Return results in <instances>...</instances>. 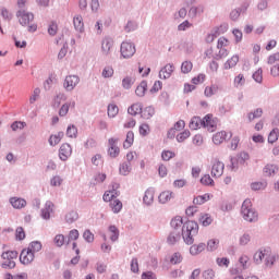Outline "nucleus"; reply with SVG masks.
<instances>
[{
	"mask_svg": "<svg viewBox=\"0 0 279 279\" xmlns=\"http://www.w3.org/2000/svg\"><path fill=\"white\" fill-rule=\"evenodd\" d=\"M43 250V243L39 241H33L29 243L27 248H24L20 254V263L22 265H32L34 258H36V253Z\"/></svg>",
	"mask_w": 279,
	"mask_h": 279,
	"instance_id": "obj_1",
	"label": "nucleus"
},
{
	"mask_svg": "<svg viewBox=\"0 0 279 279\" xmlns=\"http://www.w3.org/2000/svg\"><path fill=\"white\" fill-rule=\"evenodd\" d=\"M199 231V226L193 220H189L183 223L181 229V236L186 245H193V238Z\"/></svg>",
	"mask_w": 279,
	"mask_h": 279,
	"instance_id": "obj_2",
	"label": "nucleus"
},
{
	"mask_svg": "<svg viewBox=\"0 0 279 279\" xmlns=\"http://www.w3.org/2000/svg\"><path fill=\"white\" fill-rule=\"evenodd\" d=\"M242 217L245 221H258V213L252 207V201L245 199L241 208Z\"/></svg>",
	"mask_w": 279,
	"mask_h": 279,
	"instance_id": "obj_3",
	"label": "nucleus"
},
{
	"mask_svg": "<svg viewBox=\"0 0 279 279\" xmlns=\"http://www.w3.org/2000/svg\"><path fill=\"white\" fill-rule=\"evenodd\" d=\"M2 267L3 269H14L16 267V258H19V253L16 251H7L2 253Z\"/></svg>",
	"mask_w": 279,
	"mask_h": 279,
	"instance_id": "obj_4",
	"label": "nucleus"
},
{
	"mask_svg": "<svg viewBox=\"0 0 279 279\" xmlns=\"http://www.w3.org/2000/svg\"><path fill=\"white\" fill-rule=\"evenodd\" d=\"M122 58H132L136 53V47L132 43L124 41L120 48Z\"/></svg>",
	"mask_w": 279,
	"mask_h": 279,
	"instance_id": "obj_5",
	"label": "nucleus"
},
{
	"mask_svg": "<svg viewBox=\"0 0 279 279\" xmlns=\"http://www.w3.org/2000/svg\"><path fill=\"white\" fill-rule=\"evenodd\" d=\"M226 169V165L219 159H215L211 165V175L213 178H221L223 175V170Z\"/></svg>",
	"mask_w": 279,
	"mask_h": 279,
	"instance_id": "obj_6",
	"label": "nucleus"
},
{
	"mask_svg": "<svg viewBox=\"0 0 279 279\" xmlns=\"http://www.w3.org/2000/svg\"><path fill=\"white\" fill-rule=\"evenodd\" d=\"M226 32H228V24L220 25L207 35L206 43H214L217 36H221V34H226Z\"/></svg>",
	"mask_w": 279,
	"mask_h": 279,
	"instance_id": "obj_7",
	"label": "nucleus"
},
{
	"mask_svg": "<svg viewBox=\"0 0 279 279\" xmlns=\"http://www.w3.org/2000/svg\"><path fill=\"white\" fill-rule=\"evenodd\" d=\"M71 154H73V148L71 147V144L64 143L59 148V158L60 160L66 161L69 158H71Z\"/></svg>",
	"mask_w": 279,
	"mask_h": 279,
	"instance_id": "obj_8",
	"label": "nucleus"
},
{
	"mask_svg": "<svg viewBox=\"0 0 279 279\" xmlns=\"http://www.w3.org/2000/svg\"><path fill=\"white\" fill-rule=\"evenodd\" d=\"M232 138V132L219 131L213 136V143L215 145H221L226 143V140Z\"/></svg>",
	"mask_w": 279,
	"mask_h": 279,
	"instance_id": "obj_9",
	"label": "nucleus"
},
{
	"mask_svg": "<svg viewBox=\"0 0 279 279\" xmlns=\"http://www.w3.org/2000/svg\"><path fill=\"white\" fill-rule=\"evenodd\" d=\"M80 84V77L76 75H69L65 77L63 86L65 90H73Z\"/></svg>",
	"mask_w": 279,
	"mask_h": 279,
	"instance_id": "obj_10",
	"label": "nucleus"
},
{
	"mask_svg": "<svg viewBox=\"0 0 279 279\" xmlns=\"http://www.w3.org/2000/svg\"><path fill=\"white\" fill-rule=\"evenodd\" d=\"M219 51L216 54H213V49H207L206 50V56L209 58H214V60H223V58H228V54L230 53L228 49L226 48H218Z\"/></svg>",
	"mask_w": 279,
	"mask_h": 279,
	"instance_id": "obj_11",
	"label": "nucleus"
},
{
	"mask_svg": "<svg viewBox=\"0 0 279 279\" xmlns=\"http://www.w3.org/2000/svg\"><path fill=\"white\" fill-rule=\"evenodd\" d=\"M203 128H206L208 132H215V130H217V121L213 119L211 114H207L204 117Z\"/></svg>",
	"mask_w": 279,
	"mask_h": 279,
	"instance_id": "obj_12",
	"label": "nucleus"
},
{
	"mask_svg": "<svg viewBox=\"0 0 279 279\" xmlns=\"http://www.w3.org/2000/svg\"><path fill=\"white\" fill-rule=\"evenodd\" d=\"M266 258H271V251L260 250L254 255V260L255 263H257V265H260V263H263V260H266Z\"/></svg>",
	"mask_w": 279,
	"mask_h": 279,
	"instance_id": "obj_13",
	"label": "nucleus"
},
{
	"mask_svg": "<svg viewBox=\"0 0 279 279\" xmlns=\"http://www.w3.org/2000/svg\"><path fill=\"white\" fill-rule=\"evenodd\" d=\"M108 154L110 158H117L119 154H121V149H119V146H117V140L110 138L109 140V149Z\"/></svg>",
	"mask_w": 279,
	"mask_h": 279,
	"instance_id": "obj_14",
	"label": "nucleus"
},
{
	"mask_svg": "<svg viewBox=\"0 0 279 279\" xmlns=\"http://www.w3.org/2000/svg\"><path fill=\"white\" fill-rule=\"evenodd\" d=\"M174 66L173 64H167L165 65L160 71H159V77L160 80H169V77H171V75H173V71H174Z\"/></svg>",
	"mask_w": 279,
	"mask_h": 279,
	"instance_id": "obj_15",
	"label": "nucleus"
},
{
	"mask_svg": "<svg viewBox=\"0 0 279 279\" xmlns=\"http://www.w3.org/2000/svg\"><path fill=\"white\" fill-rule=\"evenodd\" d=\"M170 226H171L172 231L182 232V228L184 226V220L182 219L181 216H175L170 221Z\"/></svg>",
	"mask_w": 279,
	"mask_h": 279,
	"instance_id": "obj_16",
	"label": "nucleus"
},
{
	"mask_svg": "<svg viewBox=\"0 0 279 279\" xmlns=\"http://www.w3.org/2000/svg\"><path fill=\"white\" fill-rule=\"evenodd\" d=\"M17 16L20 19L21 25H29L34 21V14L27 13L25 11H19Z\"/></svg>",
	"mask_w": 279,
	"mask_h": 279,
	"instance_id": "obj_17",
	"label": "nucleus"
},
{
	"mask_svg": "<svg viewBox=\"0 0 279 279\" xmlns=\"http://www.w3.org/2000/svg\"><path fill=\"white\" fill-rule=\"evenodd\" d=\"M113 45H114V40H112V38H110V37H106L102 40L101 51H102L104 56H110V51H111Z\"/></svg>",
	"mask_w": 279,
	"mask_h": 279,
	"instance_id": "obj_18",
	"label": "nucleus"
},
{
	"mask_svg": "<svg viewBox=\"0 0 279 279\" xmlns=\"http://www.w3.org/2000/svg\"><path fill=\"white\" fill-rule=\"evenodd\" d=\"M10 204L13 208L21 210V208H25L27 206V201L24 198L11 197Z\"/></svg>",
	"mask_w": 279,
	"mask_h": 279,
	"instance_id": "obj_19",
	"label": "nucleus"
},
{
	"mask_svg": "<svg viewBox=\"0 0 279 279\" xmlns=\"http://www.w3.org/2000/svg\"><path fill=\"white\" fill-rule=\"evenodd\" d=\"M278 171H279V167L274 163H267L264 167V175H266L267 178H271V175H276Z\"/></svg>",
	"mask_w": 279,
	"mask_h": 279,
	"instance_id": "obj_20",
	"label": "nucleus"
},
{
	"mask_svg": "<svg viewBox=\"0 0 279 279\" xmlns=\"http://www.w3.org/2000/svg\"><path fill=\"white\" fill-rule=\"evenodd\" d=\"M236 64H239V56L233 54L230 59H228L223 63V69H225V71H230V69H234V66H236Z\"/></svg>",
	"mask_w": 279,
	"mask_h": 279,
	"instance_id": "obj_21",
	"label": "nucleus"
},
{
	"mask_svg": "<svg viewBox=\"0 0 279 279\" xmlns=\"http://www.w3.org/2000/svg\"><path fill=\"white\" fill-rule=\"evenodd\" d=\"M117 189H119V184L114 183L113 184V190L106 191L104 196H102L104 202H111L112 203V199H114V197H117Z\"/></svg>",
	"mask_w": 279,
	"mask_h": 279,
	"instance_id": "obj_22",
	"label": "nucleus"
},
{
	"mask_svg": "<svg viewBox=\"0 0 279 279\" xmlns=\"http://www.w3.org/2000/svg\"><path fill=\"white\" fill-rule=\"evenodd\" d=\"M211 197L213 195H210L209 193L195 196L193 199V204H195L196 206H202L203 204H206V202H210Z\"/></svg>",
	"mask_w": 279,
	"mask_h": 279,
	"instance_id": "obj_23",
	"label": "nucleus"
},
{
	"mask_svg": "<svg viewBox=\"0 0 279 279\" xmlns=\"http://www.w3.org/2000/svg\"><path fill=\"white\" fill-rule=\"evenodd\" d=\"M204 250H206V243L194 244L190 247V254L192 256H197V255L202 254V252H204Z\"/></svg>",
	"mask_w": 279,
	"mask_h": 279,
	"instance_id": "obj_24",
	"label": "nucleus"
},
{
	"mask_svg": "<svg viewBox=\"0 0 279 279\" xmlns=\"http://www.w3.org/2000/svg\"><path fill=\"white\" fill-rule=\"evenodd\" d=\"M128 112L132 117H136V114H141L143 112V105H141V102H135L129 107Z\"/></svg>",
	"mask_w": 279,
	"mask_h": 279,
	"instance_id": "obj_25",
	"label": "nucleus"
},
{
	"mask_svg": "<svg viewBox=\"0 0 279 279\" xmlns=\"http://www.w3.org/2000/svg\"><path fill=\"white\" fill-rule=\"evenodd\" d=\"M51 213H53V203L47 202L45 208L41 210L43 219H50Z\"/></svg>",
	"mask_w": 279,
	"mask_h": 279,
	"instance_id": "obj_26",
	"label": "nucleus"
},
{
	"mask_svg": "<svg viewBox=\"0 0 279 279\" xmlns=\"http://www.w3.org/2000/svg\"><path fill=\"white\" fill-rule=\"evenodd\" d=\"M180 239H182V233L180 231L172 230L168 236V243L170 245H175V243H178V241H180Z\"/></svg>",
	"mask_w": 279,
	"mask_h": 279,
	"instance_id": "obj_27",
	"label": "nucleus"
},
{
	"mask_svg": "<svg viewBox=\"0 0 279 279\" xmlns=\"http://www.w3.org/2000/svg\"><path fill=\"white\" fill-rule=\"evenodd\" d=\"M199 128H204V120L199 117L192 118L190 122V130H199Z\"/></svg>",
	"mask_w": 279,
	"mask_h": 279,
	"instance_id": "obj_28",
	"label": "nucleus"
},
{
	"mask_svg": "<svg viewBox=\"0 0 279 279\" xmlns=\"http://www.w3.org/2000/svg\"><path fill=\"white\" fill-rule=\"evenodd\" d=\"M174 195L171 191H163L159 195V202L160 204H167V202H171L173 199Z\"/></svg>",
	"mask_w": 279,
	"mask_h": 279,
	"instance_id": "obj_29",
	"label": "nucleus"
},
{
	"mask_svg": "<svg viewBox=\"0 0 279 279\" xmlns=\"http://www.w3.org/2000/svg\"><path fill=\"white\" fill-rule=\"evenodd\" d=\"M132 145H134V132L129 131L126 133V138L123 143V147H124V149H130V147H132Z\"/></svg>",
	"mask_w": 279,
	"mask_h": 279,
	"instance_id": "obj_30",
	"label": "nucleus"
},
{
	"mask_svg": "<svg viewBox=\"0 0 279 279\" xmlns=\"http://www.w3.org/2000/svg\"><path fill=\"white\" fill-rule=\"evenodd\" d=\"M143 202L146 206H151V204H154V190H147L145 192Z\"/></svg>",
	"mask_w": 279,
	"mask_h": 279,
	"instance_id": "obj_31",
	"label": "nucleus"
},
{
	"mask_svg": "<svg viewBox=\"0 0 279 279\" xmlns=\"http://www.w3.org/2000/svg\"><path fill=\"white\" fill-rule=\"evenodd\" d=\"M62 138H64V133L63 132H59L58 134L51 135L49 138V144L52 147H56V145H58L60 143V141H62Z\"/></svg>",
	"mask_w": 279,
	"mask_h": 279,
	"instance_id": "obj_32",
	"label": "nucleus"
},
{
	"mask_svg": "<svg viewBox=\"0 0 279 279\" xmlns=\"http://www.w3.org/2000/svg\"><path fill=\"white\" fill-rule=\"evenodd\" d=\"M219 250V239H210L207 241V252Z\"/></svg>",
	"mask_w": 279,
	"mask_h": 279,
	"instance_id": "obj_33",
	"label": "nucleus"
},
{
	"mask_svg": "<svg viewBox=\"0 0 279 279\" xmlns=\"http://www.w3.org/2000/svg\"><path fill=\"white\" fill-rule=\"evenodd\" d=\"M73 23L77 32H84V20L82 19V15H75Z\"/></svg>",
	"mask_w": 279,
	"mask_h": 279,
	"instance_id": "obj_34",
	"label": "nucleus"
},
{
	"mask_svg": "<svg viewBox=\"0 0 279 279\" xmlns=\"http://www.w3.org/2000/svg\"><path fill=\"white\" fill-rule=\"evenodd\" d=\"M145 93H147V82L143 81L135 89V94L137 97H145Z\"/></svg>",
	"mask_w": 279,
	"mask_h": 279,
	"instance_id": "obj_35",
	"label": "nucleus"
},
{
	"mask_svg": "<svg viewBox=\"0 0 279 279\" xmlns=\"http://www.w3.org/2000/svg\"><path fill=\"white\" fill-rule=\"evenodd\" d=\"M199 223H202V226H210V223H213V217L210 216V214H201L199 217Z\"/></svg>",
	"mask_w": 279,
	"mask_h": 279,
	"instance_id": "obj_36",
	"label": "nucleus"
},
{
	"mask_svg": "<svg viewBox=\"0 0 279 279\" xmlns=\"http://www.w3.org/2000/svg\"><path fill=\"white\" fill-rule=\"evenodd\" d=\"M110 208L113 213H121L122 208H123V203H121V201L119 199H113L110 203Z\"/></svg>",
	"mask_w": 279,
	"mask_h": 279,
	"instance_id": "obj_37",
	"label": "nucleus"
},
{
	"mask_svg": "<svg viewBox=\"0 0 279 279\" xmlns=\"http://www.w3.org/2000/svg\"><path fill=\"white\" fill-rule=\"evenodd\" d=\"M201 184H204V186H215V180L210 178V174H205L201 178Z\"/></svg>",
	"mask_w": 279,
	"mask_h": 279,
	"instance_id": "obj_38",
	"label": "nucleus"
},
{
	"mask_svg": "<svg viewBox=\"0 0 279 279\" xmlns=\"http://www.w3.org/2000/svg\"><path fill=\"white\" fill-rule=\"evenodd\" d=\"M119 114V107L114 104L108 106V117L114 119Z\"/></svg>",
	"mask_w": 279,
	"mask_h": 279,
	"instance_id": "obj_39",
	"label": "nucleus"
},
{
	"mask_svg": "<svg viewBox=\"0 0 279 279\" xmlns=\"http://www.w3.org/2000/svg\"><path fill=\"white\" fill-rule=\"evenodd\" d=\"M109 236H110L111 241L119 240V229L116 226L109 227Z\"/></svg>",
	"mask_w": 279,
	"mask_h": 279,
	"instance_id": "obj_40",
	"label": "nucleus"
},
{
	"mask_svg": "<svg viewBox=\"0 0 279 279\" xmlns=\"http://www.w3.org/2000/svg\"><path fill=\"white\" fill-rule=\"evenodd\" d=\"M155 110L153 107H146L143 111H142V117L143 119H151V117H154L155 114Z\"/></svg>",
	"mask_w": 279,
	"mask_h": 279,
	"instance_id": "obj_41",
	"label": "nucleus"
},
{
	"mask_svg": "<svg viewBox=\"0 0 279 279\" xmlns=\"http://www.w3.org/2000/svg\"><path fill=\"white\" fill-rule=\"evenodd\" d=\"M101 75L105 78L112 77V75H114V69L112 68V65L105 66Z\"/></svg>",
	"mask_w": 279,
	"mask_h": 279,
	"instance_id": "obj_42",
	"label": "nucleus"
},
{
	"mask_svg": "<svg viewBox=\"0 0 279 279\" xmlns=\"http://www.w3.org/2000/svg\"><path fill=\"white\" fill-rule=\"evenodd\" d=\"M234 86L239 88V86H244L245 85V75L243 74H238L234 80H233Z\"/></svg>",
	"mask_w": 279,
	"mask_h": 279,
	"instance_id": "obj_43",
	"label": "nucleus"
},
{
	"mask_svg": "<svg viewBox=\"0 0 279 279\" xmlns=\"http://www.w3.org/2000/svg\"><path fill=\"white\" fill-rule=\"evenodd\" d=\"M181 71L183 73H191V71H193V62L191 61H184L182 64H181Z\"/></svg>",
	"mask_w": 279,
	"mask_h": 279,
	"instance_id": "obj_44",
	"label": "nucleus"
},
{
	"mask_svg": "<svg viewBox=\"0 0 279 279\" xmlns=\"http://www.w3.org/2000/svg\"><path fill=\"white\" fill-rule=\"evenodd\" d=\"M161 158L166 162H169V160H171V158H175V153L171 151V150H162Z\"/></svg>",
	"mask_w": 279,
	"mask_h": 279,
	"instance_id": "obj_45",
	"label": "nucleus"
},
{
	"mask_svg": "<svg viewBox=\"0 0 279 279\" xmlns=\"http://www.w3.org/2000/svg\"><path fill=\"white\" fill-rule=\"evenodd\" d=\"M204 82H206V74L204 73H199L197 76H194L192 78V84L196 85L197 84H204Z\"/></svg>",
	"mask_w": 279,
	"mask_h": 279,
	"instance_id": "obj_46",
	"label": "nucleus"
},
{
	"mask_svg": "<svg viewBox=\"0 0 279 279\" xmlns=\"http://www.w3.org/2000/svg\"><path fill=\"white\" fill-rule=\"evenodd\" d=\"M190 136H191V131L186 130L177 135V141L178 143H184L186 138H189Z\"/></svg>",
	"mask_w": 279,
	"mask_h": 279,
	"instance_id": "obj_47",
	"label": "nucleus"
},
{
	"mask_svg": "<svg viewBox=\"0 0 279 279\" xmlns=\"http://www.w3.org/2000/svg\"><path fill=\"white\" fill-rule=\"evenodd\" d=\"M230 46V40L226 37H220L218 39L217 49H226V47Z\"/></svg>",
	"mask_w": 279,
	"mask_h": 279,
	"instance_id": "obj_48",
	"label": "nucleus"
},
{
	"mask_svg": "<svg viewBox=\"0 0 279 279\" xmlns=\"http://www.w3.org/2000/svg\"><path fill=\"white\" fill-rule=\"evenodd\" d=\"M78 215L76 211H70L65 215V221L68 223H73V221H77Z\"/></svg>",
	"mask_w": 279,
	"mask_h": 279,
	"instance_id": "obj_49",
	"label": "nucleus"
},
{
	"mask_svg": "<svg viewBox=\"0 0 279 279\" xmlns=\"http://www.w3.org/2000/svg\"><path fill=\"white\" fill-rule=\"evenodd\" d=\"M278 136H279V130L278 129H274L269 135H268V143H276V141H278Z\"/></svg>",
	"mask_w": 279,
	"mask_h": 279,
	"instance_id": "obj_50",
	"label": "nucleus"
},
{
	"mask_svg": "<svg viewBox=\"0 0 279 279\" xmlns=\"http://www.w3.org/2000/svg\"><path fill=\"white\" fill-rule=\"evenodd\" d=\"M260 117H263V110L258 108L254 112L248 113V121H254V119H260Z\"/></svg>",
	"mask_w": 279,
	"mask_h": 279,
	"instance_id": "obj_51",
	"label": "nucleus"
},
{
	"mask_svg": "<svg viewBox=\"0 0 279 279\" xmlns=\"http://www.w3.org/2000/svg\"><path fill=\"white\" fill-rule=\"evenodd\" d=\"M40 99V88H35L32 96L29 97V104H36Z\"/></svg>",
	"mask_w": 279,
	"mask_h": 279,
	"instance_id": "obj_52",
	"label": "nucleus"
},
{
	"mask_svg": "<svg viewBox=\"0 0 279 279\" xmlns=\"http://www.w3.org/2000/svg\"><path fill=\"white\" fill-rule=\"evenodd\" d=\"M131 171H132V167H130V163L124 162L120 166L121 175H129Z\"/></svg>",
	"mask_w": 279,
	"mask_h": 279,
	"instance_id": "obj_53",
	"label": "nucleus"
},
{
	"mask_svg": "<svg viewBox=\"0 0 279 279\" xmlns=\"http://www.w3.org/2000/svg\"><path fill=\"white\" fill-rule=\"evenodd\" d=\"M216 263L219 267H230V259L227 257H218Z\"/></svg>",
	"mask_w": 279,
	"mask_h": 279,
	"instance_id": "obj_54",
	"label": "nucleus"
},
{
	"mask_svg": "<svg viewBox=\"0 0 279 279\" xmlns=\"http://www.w3.org/2000/svg\"><path fill=\"white\" fill-rule=\"evenodd\" d=\"M27 125L25 122L15 121L11 124V129L13 132H16L19 130H23Z\"/></svg>",
	"mask_w": 279,
	"mask_h": 279,
	"instance_id": "obj_55",
	"label": "nucleus"
},
{
	"mask_svg": "<svg viewBox=\"0 0 279 279\" xmlns=\"http://www.w3.org/2000/svg\"><path fill=\"white\" fill-rule=\"evenodd\" d=\"M66 136H69V138H75V136H77V128H75V125L68 126Z\"/></svg>",
	"mask_w": 279,
	"mask_h": 279,
	"instance_id": "obj_56",
	"label": "nucleus"
},
{
	"mask_svg": "<svg viewBox=\"0 0 279 279\" xmlns=\"http://www.w3.org/2000/svg\"><path fill=\"white\" fill-rule=\"evenodd\" d=\"M267 183L265 182H255L251 184L252 191H263V189H266Z\"/></svg>",
	"mask_w": 279,
	"mask_h": 279,
	"instance_id": "obj_57",
	"label": "nucleus"
},
{
	"mask_svg": "<svg viewBox=\"0 0 279 279\" xmlns=\"http://www.w3.org/2000/svg\"><path fill=\"white\" fill-rule=\"evenodd\" d=\"M48 34L49 36H56L58 34V24L56 22L49 24Z\"/></svg>",
	"mask_w": 279,
	"mask_h": 279,
	"instance_id": "obj_58",
	"label": "nucleus"
},
{
	"mask_svg": "<svg viewBox=\"0 0 279 279\" xmlns=\"http://www.w3.org/2000/svg\"><path fill=\"white\" fill-rule=\"evenodd\" d=\"M170 263L172 265H178L180 263H182V254L180 253H174L171 258H170Z\"/></svg>",
	"mask_w": 279,
	"mask_h": 279,
	"instance_id": "obj_59",
	"label": "nucleus"
},
{
	"mask_svg": "<svg viewBox=\"0 0 279 279\" xmlns=\"http://www.w3.org/2000/svg\"><path fill=\"white\" fill-rule=\"evenodd\" d=\"M15 238L17 241H23V239H25V229H23V227H19L15 230Z\"/></svg>",
	"mask_w": 279,
	"mask_h": 279,
	"instance_id": "obj_60",
	"label": "nucleus"
},
{
	"mask_svg": "<svg viewBox=\"0 0 279 279\" xmlns=\"http://www.w3.org/2000/svg\"><path fill=\"white\" fill-rule=\"evenodd\" d=\"M253 80L257 82V84H260L263 82V70L258 69L254 74H253Z\"/></svg>",
	"mask_w": 279,
	"mask_h": 279,
	"instance_id": "obj_61",
	"label": "nucleus"
},
{
	"mask_svg": "<svg viewBox=\"0 0 279 279\" xmlns=\"http://www.w3.org/2000/svg\"><path fill=\"white\" fill-rule=\"evenodd\" d=\"M54 244L57 245V247H62V245H64V235H62V234L56 235Z\"/></svg>",
	"mask_w": 279,
	"mask_h": 279,
	"instance_id": "obj_62",
	"label": "nucleus"
},
{
	"mask_svg": "<svg viewBox=\"0 0 279 279\" xmlns=\"http://www.w3.org/2000/svg\"><path fill=\"white\" fill-rule=\"evenodd\" d=\"M268 64H276V62H279V52H275L268 57Z\"/></svg>",
	"mask_w": 279,
	"mask_h": 279,
	"instance_id": "obj_63",
	"label": "nucleus"
},
{
	"mask_svg": "<svg viewBox=\"0 0 279 279\" xmlns=\"http://www.w3.org/2000/svg\"><path fill=\"white\" fill-rule=\"evenodd\" d=\"M203 278L205 279H214L215 278V270L207 269L203 272Z\"/></svg>",
	"mask_w": 279,
	"mask_h": 279,
	"instance_id": "obj_64",
	"label": "nucleus"
}]
</instances>
